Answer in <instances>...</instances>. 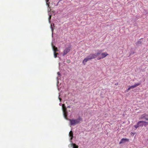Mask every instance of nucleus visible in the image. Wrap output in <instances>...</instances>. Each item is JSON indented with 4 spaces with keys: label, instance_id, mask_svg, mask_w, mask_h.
<instances>
[{
    "label": "nucleus",
    "instance_id": "nucleus-1",
    "mask_svg": "<svg viewBox=\"0 0 148 148\" xmlns=\"http://www.w3.org/2000/svg\"><path fill=\"white\" fill-rule=\"evenodd\" d=\"M62 109L63 115L64 118L66 120H69L70 121L71 126H74L76 124H77L80 123V121H82V119L80 117L77 119H68L67 118V112L64 104H63L62 106Z\"/></svg>",
    "mask_w": 148,
    "mask_h": 148
},
{
    "label": "nucleus",
    "instance_id": "nucleus-2",
    "mask_svg": "<svg viewBox=\"0 0 148 148\" xmlns=\"http://www.w3.org/2000/svg\"><path fill=\"white\" fill-rule=\"evenodd\" d=\"M101 51L100 52H98L97 53L95 54H90L89 56L85 58L84 60H83L82 62L83 64L85 65L86 64V62L90 60L94 59L98 56H99V55L101 54Z\"/></svg>",
    "mask_w": 148,
    "mask_h": 148
},
{
    "label": "nucleus",
    "instance_id": "nucleus-3",
    "mask_svg": "<svg viewBox=\"0 0 148 148\" xmlns=\"http://www.w3.org/2000/svg\"><path fill=\"white\" fill-rule=\"evenodd\" d=\"M71 49V46H69L68 47H66L63 51V56H64L69 53Z\"/></svg>",
    "mask_w": 148,
    "mask_h": 148
},
{
    "label": "nucleus",
    "instance_id": "nucleus-4",
    "mask_svg": "<svg viewBox=\"0 0 148 148\" xmlns=\"http://www.w3.org/2000/svg\"><path fill=\"white\" fill-rule=\"evenodd\" d=\"M108 54L106 52L103 53H101V57H98L97 59L99 60L100 59H103L106 57L107 56H108Z\"/></svg>",
    "mask_w": 148,
    "mask_h": 148
},
{
    "label": "nucleus",
    "instance_id": "nucleus-5",
    "mask_svg": "<svg viewBox=\"0 0 148 148\" xmlns=\"http://www.w3.org/2000/svg\"><path fill=\"white\" fill-rule=\"evenodd\" d=\"M144 119L148 121V115L146 114H143L140 117V119Z\"/></svg>",
    "mask_w": 148,
    "mask_h": 148
},
{
    "label": "nucleus",
    "instance_id": "nucleus-6",
    "mask_svg": "<svg viewBox=\"0 0 148 148\" xmlns=\"http://www.w3.org/2000/svg\"><path fill=\"white\" fill-rule=\"evenodd\" d=\"M129 139L127 138H122L121 140V143H124L128 142Z\"/></svg>",
    "mask_w": 148,
    "mask_h": 148
},
{
    "label": "nucleus",
    "instance_id": "nucleus-7",
    "mask_svg": "<svg viewBox=\"0 0 148 148\" xmlns=\"http://www.w3.org/2000/svg\"><path fill=\"white\" fill-rule=\"evenodd\" d=\"M137 124H138L139 126L140 127H142L143 126V121H140L138 122L137 123Z\"/></svg>",
    "mask_w": 148,
    "mask_h": 148
},
{
    "label": "nucleus",
    "instance_id": "nucleus-8",
    "mask_svg": "<svg viewBox=\"0 0 148 148\" xmlns=\"http://www.w3.org/2000/svg\"><path fill=\"white\" fill-rule=\"evenodd\" d=\"M69 136L70 137H71V140H72L73 138V132L72 131H71L69 132Z\"/></svg>",
    "mask_w": 148,
    "mask_h": 148
},
{
    "label": "nucleus",
    "instance_id": "nucleus-9",
    "mask_svg": "<svg viewBox=\"0 0 148 148\" xmlns=\"http://www.w3.org/2000/svg\"><path fill=\"white\" fill-rule=\"evenodd\" d=\"M53 49L54 51V52H56L58 51L57 48L55 47V46H52Z\"/></svg>",
    "mask_w": 148,
    "mask_h": 148
},
{
    "label": "nucleus",
    "instance_id": "nucleus-10",
    "mask_svg": "<svg viewBox=\"0 0 148 148\" xmlns=\"http://www.w3.org/2000/svg\"><path fill=\"white\" fill-rule=\"evenodd\" d=\"M71 145L73 147V148H78V145H76L74 143L71 144Z\"/></svg>",
    "mask_w": 148,
    "mask_h": 148
},
{
    "label": "nucleus",
    "instance_id": "nucleus-11",
    "mask_svg": "<svg viewBox=\"0 0 148 148\" xmlns=\"http://www.w3.org/2000/svg\"><path fill=\"white\" fill-rule=\"evenodd\" d=\"M142 43V41L141 40H139L137 42H136V45H139Z\"/></svg>",
    "mask_w": 148,
    "mask_h": 148
},
{
    "label": "nucleus",
    "instance_id": "nucleus-12",
    "mask_svg": "<svg viewBox=\"0 0 148 148\" xmlns=\"http://www.w3.org/2000/svg\"><path fill=\"white\" fill-rule=\"evenodd\" d=\"M143 125H144L145 126H146L147 125H148V122H147L146 121H143Z\"/></svg>",
    "mask_w": 148,
    "mask_h": 148
},
{
    "label": "nucleus",
    "instance_id": "nucleus-13",
    "mask_svg": "<svg viewBox=\"0 0 148 148\" xmlns=\"http://www.w3.org/2000/svg\"><path fill=\"white\" fill-rule=\"evenodd\" d=\"M135 88H136V87L135 86H134L133 85V86H130V87H129V88L128 89V90H128L131 89H134Z\"/></svg>",
    "mask_w": 148,
    "mask_h": 148
},
{
    "label": "nucleus",
    "instance_id": "nucleus-14",
    "mask_svg": "<svg viewBox=\"0 0 148 148\" xmlns=\"http://www.w3.org/2000/svg\"><path fill=\"white\" fill-rule=\"evenodd\" d=\"M140 83H139L135 84H134L133 86H134L135 87H137V86H138L139 85H140Z\"/></svg>",
    "mask_w": 148,
    "mask_h": 148
},
{
    "label": "nucleus",
    "instance_id": "nucleus-15",
    "mask_svg": "<svg viewBox=\"0 0 148 148\" xmlns=\"http://www.w3.org/2000/svg\"><path fill=\"white\" fill-rule=\"evenodd\" d=\"M58 54V53L56 52H54V55L55 58H56L57 57V55Z\"/></svg>",
    "mask_w": 148,
    "mask_h": 148
},
{
    "label": "nucleus",
    "instance_id": "nucleus-16",
    "mask_svg": "<svg viewBox=\"0 0 148 148\" xmlns=\"http://www.w3.org/2000/svg\"><path fill=\"white\" fill-rule=\"evenodd\" d=\"M139 127V126L138 125V124H137L136 125H134V127H135V128H136V129L138 127Z\"/></svg>",
    "mask_w": 148,
    "mask_h": 148
},
{
    "label": "nucleus",
    "instance_id": "nucleus-17",
    "mask_svg": "<svg viewBox=\"0 0 148 148\" xmlns=\"http://www.w3.org/2000/svg\"><path fill=\"white\" fill-rule=\"evenodd\" d=\"M66 63H70L71 62V60L69 59H67V60H66Z\"/></svg>",
    "mask_w": 148,
    "mask_h": 148
},
{
    "label": "nucleus",
    "instance_id": "nucleus-18",
    "mask_svg": "<svg viewBox=\"0 0 148 148\" xmlns=\"http://www.w3.org/2000/svg\"><path fill=\"white\" fill-rule=\"evenodd\" d=\"M134 52H132L130 51V55H133L134 54Z\"/></svg>",
    "mask_w": 148,
    "mask_h": 148
},
{
    "label": "nucleus",
    "instance_id": "nucleus-19",
    "mask_svg": "<svg viewBox=\"0 0 148 148\" xmlns=\"http://www.w3.org/2000/svg\"><path fill=\"white\" fill-rule=\"evenodd\" d=\"M57 74H58V75H60V73L59 72L57 73Z\"/></svg>",
    "mask_w": 148,
    "mask_h": 148
},
{
    "label": "nucleus",
    "instance_id": "nucleus-20",
    "mask_svg": "<svg viewBox=\"0 0 148 148\" xmlns=\"http://www.w3.org/2000/svg\"><path fill=\"white\" fill-rule=\"evenodd\" d=\"M51 18V16H49V19H50Z\"/></svg>",
    "mask_w": 148,
    "mask_h": 148
},
{
    "label": "nucleus",
    "instance_id": "nucleus-21",
    "mask_svg": "<svg viewBox=\"0 0 148 148\" xmlns=\"http://www.w3.org/2000/svg\"><path fill=\"white\" fill-rule=\"evenodd\" d=\"M59 99H60V101H61V99L59 98Z\"/></svg>",
    "mask_w": 148,
    "mask_h": 148
},
{
    "label": "nucleus",
    "instance_id": "nucleus-22",
    "mask_svg": "<svg viewBox=\"0 0 148 148\" xmlns=\"http://www.w3.org/2000/svg\"><path fill=\"white\" fill-rule=\"evenodd\" d=\"M49 8H50V7H49ZM51 9L49 8V11H51Z\"/></svg>",
    "mask_w": 148,
    "mask_h": 148
},
{
    "label": "nucleus",
    "instance_id": "nucleus-23",
    "mask_svg": "<svg viewBox=\"0 0 148 148\" xmlns=\"http://www.w3.org/2000/svg\"><path fill=\"white\" fill-rule=\"evenodd\" d=\"M70 108V106H68L67 107V108Z\"/></svg>",
    "mask_w": 148,
    "mask_h": 148
},
{
    "label": "nucleus",
    "instance_id": "nucleus-24",
    "mask_svg": "<svg viewBox=\"0 0 148 148\" xmlns=\"http://www.w3.org/2000/svg\"><path fill=\"white\" fill-rule=\"evenodd\" d=\"M48 7H49V5L48 4Z\"/></svg>",
    "mask_w": 148,
    "mask_h": 148
},
{
    "label": "nucleus",
    "instance_id": "nucleus-25",
    "mask_svg": "<svg viewBox=\"0 0 148 148\" xmlns=\"http://www.w3.org/2000/svg\"><path fill=\"white\" fill-rule=\"evenodd\" d=\"M51 30H52V31H53V29L52 28H51Z\"/></svg>",
    "mask_w": 148,
    "mask_h": 148
},
{
    "label": "nucleus",
    "instance_id": "nucleus-26",
    "mask_svg": "<svg viewBox=\"0 0 148 148\" xmlns=\"http://www.w3.org/2000/svg\"><path fill=\"white\" fill-rule=\"evenodd\" d=\"M49 0H47V2H48Z\"/></svg>",
    "mask_w": 148,
    "mask_h": 148
}]
</instances>
